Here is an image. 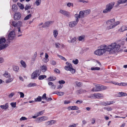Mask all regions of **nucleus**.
Here are the masks:
<instances>
[{
  "label": "nucleus",
  "mask_w": 127,
  "mask_h": 127,
  "mask_svg": "<svg viewBox=\"0 0 127 127\" xmlns=\"http://www.w3.org/2000/svg\"><path fill=\"white\" fill-rule=\"evenodd\" d=\"M118 95L119 97L127 96V94L125 93L121 92L118 93Z\"/></svg>",
  "instance_id": "23"
},
{
  "label": "nucleus",
  "mask_w": 127,
  "mask_h": 127,
  "mask_svg": "<svg viewBox=\"0 0 127 127\" xmlns=\"http://www.w3.org/2000/svg\"><path fill=\"white\" fill-rule=\"evenodd\" d=\"M12 24L13 26L18 28L22 26V22L20 21H19L17 23H16L15 21H13L12 22Z\"/></svg>",
  "instance_id": "9"
},
{
  "label": "nucleus",
  "mask_w": 127,
  "mask_h": 127,
  "mask_svg": "<svg viewBox=\"0 0 127 127\" xmlns=\"http://www.w3.org/2000/svg\"><path fill=\"white\" fill-rule=\"evenodd\" d=\"M70 38L71 40H68V42L69 43H73L75 42L76 40V38L75 37L72 38L70 36Z\"/></svg>",
  "instance_id": "20"
},
{
  "label": "nucleus",
  "mask_w": 127,
  "mask_h": 127,
  "mask_svg": "<svg viewBox=\"0 0 127 127\" xmlns=\"http://www.w3.org/2000/svg\"><path fill=\"white\" fill-rule=\"evenodd\" d=\"M120 23V22L119 21H117L115 23H114V25L112 26H109L107 27L108 30L114 28L117 25L119 24Z\"/></svg>",
  "instance_id": "15"
},
{
  "label": "nucleus",
  "mask_w": 127,
  "mask_h": 127,
  "mask_svg": "<svg viewBox=\"0 0 127 127\" xmlns=\"http://www.w3.org/2000/svg\"><path fill=\"white\" fill-rule=\"evenodd\" d=\"M41 70L39 69H37L34 71L31 76V79H36V78L40 75Z\"/></svg>",
  "instance_id": "4"
},
{
  "label": "nucleus",
  "mask_w": 127,
  "mask_h": 127,
  "mask_svg": "<svg viewBox=\"0 0 127 127\" xmlns=\"http://www.w3.org/2000/svg\"><path fill=\"white\" fill-rule=\"evenodd\" d=\"M42 97L41 96H38L36 98H34V101L35 102H40L41 101Z\"/></svg>",
  "instance_id": "34"
},
{
  "label": "nucleus",
  "mask_w": 127,
  "mask_h": 127,
  "mask_svg": "<svg viewBox=\"0 0 127 127\" xmlns=\"http://www.w3.org/2000/svg\"><path fill=\"white\" fill-rule=\"evenodd\" d=\"M127 30V27L125 26H123L118 30V31L120 32H123Z\"/></svg>",
  "instance_id": "19"
},
{
  "label": "nucleus",
  "mask_w": 127,
  "mask_h": 127,
  "mask_svg": "<svg viewBox=\"0 0 127 127\" xmlns=\"http://www.w3.org/2000/svg\"><path fill=\"white\" fill-rule=\"evenodd\" d=\"M104 53L103 50H102L100 49L97 50L94 52V53L96 55L99 56L102 55Z\"/></svg>",
  "instance_id": "12"
},
{
  "label": "nucleus",
  "mask_w": 127,
  "mask_h": 127,
  "mask_svg": "<svg viewBox=\"0 0 127 127\" xmlns=\"http://www.w3.org/2000/svg\"><path fill=\"white\" fill-rule=\"evenodd\" d=\"M46 77V76L45 75H42L39 76L38 79L39 80H41Z\"/></svg>",
  "instance_id": "41"
},
{
  "label": "nucleus",
  "mask_w": 127,
  "mask_h": 127,
  "mask_svg": "<svg viewBox=\"0 0 127 127\" xmlns=\"http://www.w3.org/2000/svg\"><path fill=\"white\" fill-rule=\"evenodd\" d=\"M83 10L81 11L80 12L79 14H75V17L77 18H83L86 17Z\"/></svg>",
  "instance_id": "7"
},
{
  "label": "nucleus",
  "mask_w": 127,
  "mask_h": 127,
  "mask_svg": "<svg viewBox=\"0 0 127 127\" xmlns=\"http://www.w3.org/2000/svg\"><path fill=\"white\" fill-rule=\"evenodd\" d=\"M48 84L49 86H51L50 88L51 89H55L56 88V85H54V83L51 82H48Z\"/></svg>",
  "instance_id": "24"
},
{
  "label": "nucleus",
  "mask_w": 127,
  "mask_h": 127,
  "mask_svg": "<svg viewBox=\"0 0 127 127\" xmlns=\"http://www.w3.org/2000/svg\"><path fill=\"white\" fill-rule=\"evenodd\" d=\"M32 16L31 14H29L26 16L24 18V20H26L30 18Z\"/></svg>",
  "instance_id": "48"
},
{
  "label": "nucleus",
  "mask_w": 127,
  "mask_h": 127,
  "mask_svg": "<svg viewBox=\"0 0 127 127\" xmlns=\"http://www.w3.org/2000/svg\"><path fill=\"white\" fill-rule=\"evenodd\" d=\"M15 36V32L14 31H12L10 32L6 38L7 40L8 41V40H12L14 39Z\"/></svg>",
  "instance_id": "5"
},
{
  "label": "nucleus",
  "mask_w": 127,
  "mask_h": 127,
  "mask_svg": "<svg viewBox=\"0 0 127 127\" xmlns=\"http://www.w3.org/2000/svg\"><path fill=\"white\" fill-rule=\"evenodd\" d=\"M16 102H12L11 103L10 105L12 107L15 108L16 107Z\"/></svg>",
  "instance_id": "59"
},
{
  "label": "nucleus",
  "mask_w": 127,
  "mask_h": 127,
  "mask_svg": "<svg viewBox=\"0 0 127 127\" xmlns=\"http://www.w3.org/2000/svg\"><path fill=\"white\" fill-rule=\"evenodd\" d=\"M85 36L84 35H82V36H80L78 37V40L80 41H82L83 40H84L85 38Z\"/></svg>",
  "instance_id": "50"
},
{
  "label": "nucleus",
  "mask_w": 127,
  "mask_h": 127,
  "mask_svg": "<svg viewBox=\"0 0 127 127\" xmlns=\"http://www.w3.org/2000/svg\"><path fill=\"white\" fill-rule=\"evenodd\" d=\"M18 93H19L20 95V97L21 98H23L24 97V94L23 92H19Z\"/></svg>",
  "instance_id": "56"
},
{
  "label": "nucleus",
  "mask_w": 127,
  "mask_h": 127,
  "mask_svg": "<svg viewBox=\"0 0 127 127\" xmlns=\"http://www.w3.org/2000/svg\"><path fill=\"white\" fill-rule=\"evenodd\" d=\"M115 101H113L105 102V106L110 105L111 104L115 103Z\"/></svg>",
  "instance_id": "33"
},
{
  "label": "nucleus",
  "mask_w": 127,
  "mask_h": 127,
  "mask_svg": "<svg viewBox=\"0 0 127 127\" xmlns=\"http://www.w3.org/2000/svg\"><path fill=\"white\" fill-rule=\"evenodd\" d=\"M107 48V46L105 45H101L100 47V50H103L104 52H106V49Z\"/></svg>",
  "instance_id": "29"
},
{
  "label": "nucleus",
  "mask_w": 127,
  "mask_h": 127,
  "mask_svg": "<svg viewBox=\"0 0 127 127\" xmlns=\"http://www.w3.org/2000/svg\"><path fill=\"white\" fill-rule=\"evenodd\" d=\"M107 48V46L105 45H101L100 47V50H103L104 52H106V49Z\"/></svg>",
  "instance_id": "28"
},
{
  "label": "nucleus",
  "mask_w": 127,
  "mask_h": 127,
  "mask_svg": "<svg viewBox=\"0 0 127 127\" xmlns=\"http://www.w3.org/2000/svg\"><path fill=\"white\" fill-rule=\"evenodd\" d=\"M46 95L45 93H44L43 94L42 97V98L43 99H44L45 100L47 99V97L46 96Z\"/></svg>",
  "instance_id": "61"
},
{
  "label": "nucleus",
  "mask_w": 127,
  "mask_h": 127,
  "mask_svg": "<svg viewBox=\"0 0 127 127\" xmlns=\"http://www.w3.org/2000/svg\"><path fill=\"white\" fill-rule=\"evenodd\" d=\"M127 2V0H119L117 1V4L118 5L119 4L124 3Z\"/></svg>",
  "instance_id": "30"
},
{
  "label": "nucleus",
  "mask_w": 127,
  "mask_h": 127,
  "mask_svg": "<svg viewBox=\"0 0 127 127\" xmlns=\"http://www.w3.org/2000/svg\"><path fill=\"white\" fill-rule=\"evenodd\" d=\"M78 124V123L75 124L71 125L69 126L68 127H76V126H77Z\"/></svg>",
  "instance_id": "64"
},
{
  "label": "nucleus",
  "mask_w": 127,
  "mask_h": 127,
  "mask_svg": "<svg viewBox=\"0 0 127 127\" xmlns=\"http://www.w3.org/2000/svg\"><path fill=\"white\" fill-rule=\"evenodd\" d=\"M18 8L16 4H14L12 6V9L13 11L14 12L16 11L17 9Z\"/></svg>",
  "instance_id": "31"
},
{
  "label": "nucleus",
  "mask_w": 127,
  "mask_h": 127,
  "mask_svg": "<svg viewBox=\"0 0 127 127\" xmlns=\"http://www.w3.org/2000/svg\"><path fill=\"white\" fill-rule=\"evenodd\" d=\"M57 56H58V57L61 60H64L65 61H67L66 59L63 56L59 55H58Z\"/></svg>",
  "instance_id": "47"
},
{
  "label": "nucleus",
  "mask_w": 127,
  "mask_h": 127,
  "mask_svg": "<svg viewBox=\"0 0 127 127\" xmlns=\"http://www.w3.org/2000/svg\"><path fill=\"white\" fill-rule=\"evenodd\" d=\"M66 64L67 65L65 66L64 68L66 70L69 71L72 67V65L68 62H66Z\"/></svg>",
  "instance_id": "11"
},
{
  "label": "nucleus",
  "mask_w": 127,
  "mask_h": 127,
  "mask_svg": "<svg viewBox=\"0 0 127 127\" xmlns=\"http://www.w3.org/2000/svg\"><path fill=\"white\" fill-rule=\"evenodd\" d=\"M36 57L34 56H33L32 58V59L31 60V64H33L34 62L35 61V60L36 59Z\"/></svg>",
  "instance_id": "52"
},
{
  "label": "nucleus",
  "mask_w": 127,
  "mask_h": 127,
  "mask_svg": "<svg viewBox=\"0 0 127 127\" xmlns=\"http://www.w3.org/2000/svg\"><path fill=\"white\" fill-rule=\"evenodd\" d=\"M6 41V39L5 38L1 37L0 38V44H4Z\"/></svg>",
  "instance_id": "25"
},
{
  "label": "nucleus",
  "mask_w": 127,
  "mask_h": 127,
  "mask_svg": "<svg viewBox=\"0 0 127 127\" xmlns=\"http://www.w3.org/2000/svg\"><path fill=\"white\" fill-rule=\"evenodd\" d=\"M60 12V13L64 15H65L67 17H69L70 15V13L67 11L63 10H61Z\"/></svg>",
  "instance_id": "13"
},
{
  "label": "nucleus",
  "mask_w": 127,
  "mask_h": 127,
  "mask_svg": "<svg viewBox=\"0 0 127 127\" xmlns=\"http://www.w3.org/2000/svg\"><path fill=\"white\" fill-rule=\"evenodd\" d=\"M115 21V19H113L107 21L106 23L107 25H110L109 26H112L114 25V23Z\"/></svg>",
  "instance_id": "14"
},
{
  "label": "nucleus",
  "mask_w": 127,
  "mask_h": 127,
  "mask_svg": "<svg viewBox=\"0 0 127 127\" xmlns=\"http://www.w3.org/2000/svg\"><path fill=\"white\" fill-rule=\"evenodd\" d=\"M44 112V110H43L39 111V112H37L35 114L36 115H37V116H39L42 115Z\"/></svg>",
  "instance_id": "42"
},
{
  "label": "nucleus",
  "mask_w": 127,
  "mask_h": 127,
  "mask_svg": "<svg viewBox=\"0 0 127 127\" xmlns=\"http://www.w3.org/2000/svg\"><path fill=\"white\" fill-rule=\"evenodd\" d=\"M104 109L108 111H111L112 110V108L109 106L107 107H104Z\"/></svg>",
  "instance_id": "51"
},
{
  "label": "nucleus",
  "mask_w": 127,
  "mask_h": 127,
  "mask_svg": "<svg viewBox=\"0 0 127 127\" xmlns=\"http://www.w3.org/2000/svg\"><path fill=\"white\" fill-rule=\"evenodd\" d=\"M54 22V21H48L46 22L42 26V27L43 28H45L46 27H49L52 23H53Z\"/></svg>",
  "instance_id": "16"
},
{
  "label": "nucleus",
  "mask_w": 127,
  "mask_h": 127,
  "mask_svg": "<svg viewBox=\"0 0 127 127\" xmlns=\"http://www.w3.org/2000/svg\"><path fill=\"white\" fill-rule=\"evenodd\" d=\"M72 62L74 64H76L78 63V61L77 59H76L75 60H73Z\"/></svg>",
  "instance_id": "58"
},
{
  "label": "nucleus",
  "mask_w": 127,
  "mask_h": 127,
  "mask_svg": "<svg viewBox=\"0 0 127 127\" xmlns=\"http://www.w3.org/2000/svg\"><path fill=\"white\" fill-rule=\"evenodd\" d=\"M48 119V118L47 117L44 116L37 118L36 119V121L37 123H40L47 120Z\"/></svg>",
  "instance_id": "6"
},
{
  "label": "nucleus",
  "mask_w": 127,
  "mask_h": 127,
  "mask_svg": "<svg viewBox=\"0 0 127 127\" xmlns=\"http://www.w3.org/2000/svg\"><path fill=\"white\" fill-rule=\"evenodd\" d=\"M48 57H49V56H48V54L47 53H46L45 54V58H46V59H44V60H45L44 61V62H47L49 61V59L48 58Z\"/></svg>",
  "instance_id": "43"
},
{
  "label": "nucleus",
  "mask_w": 127,
  "mask_h": 127,
  "mask_svg": "<svg viewBox=\"0 0 127 127\" xmlns=\"http://www.w3.org/2000/svg\"><path fill=\"white\" fill-rule=\"evenodd\" d=\"M8 78V79L6 80H5V82L6 83H8L11 82L13 80V79L11 78L10 77Z\"/></svg>",
  "instance_id": "49"
},
{
  "label": "nucleus",
  "mask_w": 127,
  "mask_h": 127,
  "mask_svg": "<svg viewBox=\"0 0 127 127\" xmlns=\"http://www.w3.org/2000/svg\"><path fill=\"white\" fill-rule=\"evenodd\" d=\"M50 63L51 64L54 65H56V61L54 60H52L51 61Z\"/></svg>",
  "instance_id": "62"
},
{
  "label": "nucleus",
  "mask_w": 127,
  "mask_h": 127,
  "mask_svg": "<svg viewBox=\"0 0 127 127\" xmlns=\"http://www.w3.org/2000/svg\"><path fill=\"white\" fill-rule=\"evenodd\" d=\"M79 21L78 18H77L75 21H71L69 23V25L70 27L72 28L74 27L77 24Z\"/></svg>",
  "instance_id": "8"
},
{
  "label": "nucleus",
  "mask_w": 127,
  "mask_h": 127,
  "mask_svg": "<svg viewBox=\"0 0 127 127\" xmlns=\"http://www.w3.org/2000/svg\"><path fill=\"white\" fill-rule=\"evenodd\" d=\"M58 82L59 84H64L65 83V81L63 80H62L61 81H59Z\"/></svg>",
  "instance_id": "63"
},
{
  "label": "nucleus",
  "mask_w": 127,
  "mask_h": 127,
  "mask_svg": "<svg viewBox=\"0 0 127 127\" xmlns=\"http://www.w3.org/2000/svg\"><path fill=\"white\" fill-rule=\"evenodd\" d=\"M8 103H6L5 105H1L0 107L2 109H5L7 108L8 107Z\"/></svg>",
  "instance_id": "26"
},
{
  "label": "nucleus",
  "mask_w": 127,
  "mask_h": 127,
  "mask_svg": "<svg viewBox=\"0 0 127 127\" xmlns=\"http://www.w3.org/2000/svg\"><path fill=\"white\" fill-rule=\"evenodd\" d=\"M95 98H102L103 97L102 94H95Z\"/></svg>",
  "instance_id": "21"
},
{
  "label": "nucleus",
  "mask_w": 127,
  "mask_h": 127,
  "mask_svg": "<svg viewBox=\"0 0 127 127\" xmlns=\"http://www.w3.org/2000/svg\"><path fill=\"white\" fill-rule=\"evenodd\" d=\"M58 34V32L56 30H55L53 31V35L56 38Z\"/></svg>",
  "instance_id": "45"
},
{
  "label": "nucleus",
  "mask_w": 127,
  "mask_h": 127,
  "mask_svg": "<svg viewBox=\"0 0 127 127\" xmlns=\"http://www.w3.org/2000/svg\"><path fill=\"white\" fill-rule=\"evenodd\" d=\"M8 46V44H1L0 45V50L5 48Z\"/></svg>",
  "instance_id": "22"
},
{
  "label": "nucleus",
  "mask_w": 127,
  "mask_h": 127,
  "mask_svg": "<svg viewBox=\"0 0 127 127\" xmlns=\"http://www.w3.org/2000/svg\"><path fill=\"white\" fill-rule=\"evenodd\" d=\"M41 69L43 72H45L47 69V67L46 66L43 65L41 67Z\"/></svg>",
  "instance_id": "35"
},
{
  "label": "nucleus",
  "mask_w": 127,
  "mask_h": 127,
  "mask_svg": "<svg viewBox=\"0 0 127 127\" xmlns=\"http://www.w3.org/2000/svg\"><path fill=\"white\" fill-rule=\"evenodd\" d=\"M53 94H57L58 95L60 96H62L64 94V93L62 92H58L56 93L55 92H53Z\"/></svg>",
  "instance_id": "44"
},
{
  "label": "nucleus",
  "mask_w": 127,
  "mask_h": 127,
  "mask_svg": "<svg viewBox=\"0 0 127 127\" xmlns=\"http://www.w3.org/2000/svg\"><path fill=\"white\" fill-rule=\"evenodd\" d=\"M114 2H111L107 4L106 6V9L103 11L104 13H107L110 12L113 8L114 5Z\"/></svg>",
  "instance_id": "3"
},
{
  "label": "nucleus",
  "mask_w": 127,
  "mask_h": 127,
  "mask_svg": "<svg viewBox=\"0 0 127 127\" xmlns=\"http://www.w3.org/2000/svg\"><path fill=\"white\" fill-rule=\"evenodd\" d=\"M94 84L95 86L92 89V91L93 92H97L106 89L107 87L95 83H94Z\"/></svg>",
  "instance_id": "2"
},
{
  "label": "nucleus",
  "mask_w": 127,
  "mask_h": 127,
  "mask_svg": "<svg viewBox=\"0 0 127 127\" xmlns=\"http://www.w3.org/2000/svg\"><path fill=\"white\" fill-rule=\"evenodd\" d=\"M75 83L77 86L78 87H80L82 86V83L80 82H76Z\"/></svg>",
  "instance_id": "57"
},
{
  "label": "nucleus",
  "mask_w": 127,
  "mask_h": 127,
  "mask_svg": "<svg viewBox=\"0 0 127 127\" xmlns=\"http://www.w3.org/2000/svg\"><path fill=\"white\" fill-rule=\"evenodd\" d=\"M36 84L35 83H30L27 85V86L28 87H32L36 86Z\"/></svg>",
  "instance_id": "40"
},
{
  "label": "nucleus",
  "mask_w": 127,
  "mask_h": 127,
  "mask_svg": "<svg viewBox=\"0 0 127 127\" xmlns=\"http://www.w3.org/2000/svg\"><path fill=\"white\" fill-rule=\"evenodd\" d=\"M13 68L14 71L17 72L18 71L19 69V67L18 66L16 65L13 66Z\"/></svg>",
  "instance_id": "38"
},
{
  "label": "nucleus",
  "mask_w": 127,
  "mask_h": 127,
  "mask_svg": "<svg viewBox=\"0 0 127 127\" xmlns=\"http://www.w3.org/2000/svg\"><path fill=\"white\" fill-rule=\"evenodd\" d=\"M21 16V14L19 12L15 13L14 16V19L15 20H18L20 19Z\"/></svg>",
  "instance_id": "10"
},
{
  "label": "nucleus",
  "mask_w": 127,
  "mask_h": 127,
  "mask_svg": "<svg viewBox=\"0 0 127 127\" xmlns=\"http://www.w3.org/2000/svg\"><path fill=\"white\" fill-rule=\"evenodd\" d=\"M86 92V91L84 90L81 89L77 91L76 92V93L77 94H81L85 93Z\"/></svg>",
  "instance_id": "27"
},
{
  "label": "nucleus",
  "mask_w": 127,
  "mask_h": 127,
  "mask_svg": "<svg viewBox=\"0 0 127 127\" xmlns=\"http://www.w3.org/2000/svg\"><path fill=\"white\" fill-rule=\"evenodd\" d=\"M83 11H84V13H85V16L89 14L91 12V11L90 9Z\"/></svg>",
  "instance_id": "39"
},
{
  "label": "nucleus",
  "mask_w": 127,
  "mask_h": 127,
  "mask_svg": "<svg viewBox=\"0 0 127 127\" xmlns=\"http://www.w3.org/2000/svg\"><path fill=\"white\" fill-rule=\"evenodd\" d=\"M100 68L98 67H92L91 68V69L93 70H99L100 69Z\"/></svg>",
  "instance_id": "53"
},
{
  "label": "nucleus",
  "mask_w": 127,
  "mask_h": 127,
  "mask_svg": "<svg viewBox=\"0 0 127 127\" xmlns=\"http://www.w3.org/2000/svg\"><path fill=\"white\" fill-rule=\"evenodd\" d=\"M88 98L91 99H95V94L91 95L90 96H88Z\"/></svg>",
  "instance_id": "46"
},
{
  "label": "nucleus",
  "mask_w": 127,
  "mask_h": 127,
  "mask_svg": "<svg viewBox=\"0 0 127 127\" xmlns=\"http://www.w3.org/2000/svg\"><path fill=\"white\" fill-rule=\"evenodd\" d=\"M55 44L56 48H59L60 47V46L61 45V44L59 43H55Z\"/></svg>",
  "instance_id": "54"
},
{
  "label": "nucleus",
  "mask_w": 127,
  "mask_h": 127,
  "mask_svg": "<svg viewBox=\"0 0 127 127\" xmlns=\"http://www.w3.org/2000/svg\"><path fill=\"white\" fill-rule=\"evenodd\" d=\"M68 109L69 110H77L79 109V108L78 107L76 106H70L68 107Z\"/></svg>",
  "instance_id": "18"
},
{
  "label": "nucleus",
  "mask_w": 127,
  "mask_h": 127,
  "mask_svg": "<svg viewBox=\"0 0 127 127\" xmlns=\"http://www.w3.org/2000/svg\"><path fill=\"white\" fill-rule=\"evenodd\" d=\"M56 122V121L55 120H51L50 121L46 122L45 123V124L46 126H48L49 125H52L53 124H55Z\"/></svg>",
  "instance_id": "17"
},
{
  "label": "nucleus",
  "mask_w": 127,
  "mask_h": 127,
  "mask_svg": "<svg viewBox=\"0 0 127 127\" xmlns=\"http://www.w3.org/2000/svg\"><path fill=\"white\" fill-rule=\"evenodd\" d=\"M120 47L119 45H117L116 43H114L108 46L106 49V50L109 52V53L114 54L118 51L120 49Z\"/></svg>",
  "instance_id": "1"
},
{
  "label": "nucleus",
  "mask_w": 127,
  "mask_h": 127,
  "mask_svg": "<svg viewBox=\"0 0 127 127\" xmlns=\"http://www.w3.org/2000/svg\"><path fill=\"white\" fill-rule=\"evenodd\" d=\"M31 6L30 5L27 4L25 7V9L26 10H28L29 9L31 8Z\"/></svg>",
  "instance_id": "55"
},
{
  "label": "nucleus",
  "mask_w": 127,
  "mask_h": 127,
  "mask_svg": "<svg viewBox=\"0 0 127 127\" xmlns=\"http://www.w3.org/2000/svg\"><path fill=\"white\" fill-rule=\"evenodd\" d=\"M69 71H70L71 72L72 74H74L75 72V70L72 67V68H71L70 69Z\"/></svg>",
  "instance_id": "60"
},
{
  "label": "nucleus",
  "mask_w": 127,
  "mask_h": 127,
  "mask_svg": "<svg viewBox=\"0 0 127 127\" xmlns=\"http://www.w3.org/2000/svg\"><path fill=\"white\" fill-rule=\"evenodd\" d=\"M20 63L22 66L24 68L26 67L27 65L26 64L25 62L23 60H21L20 62Z\"/></svg>",
  "instance_id": "36"
},
{
  "label": "nucleus",
  "mask_w": 127,
  "mask_h": 127,
  "mask_svg": "<svg viewBox=\"0 0 127 127\" xmlns=\"http://www.w3.org/2000/svg\"><path fill=\"white\" fill-rule=\"evenodd\" d=\"M3 76L6 78H9L11 77L10 74L7 71H5V73L3 74Z\"/></svg>",
  "instance_id": "32"
},
{
  "label": "nucleus",
  "mask_w": 127,
  "mask_h": 127,
  "mask_svg": "<svg viewBox=\"0 0 127 127\" xmlns=\"http://www.w3.org/2000/svg\"><path fill=\"white\" fill-rule=\"evenodd\" d=\"M56 77L55 76H50L48 78V80L49 81H54L56 80Z\"/></svg>",
  "instance_id": "37"
}]
</instances>
